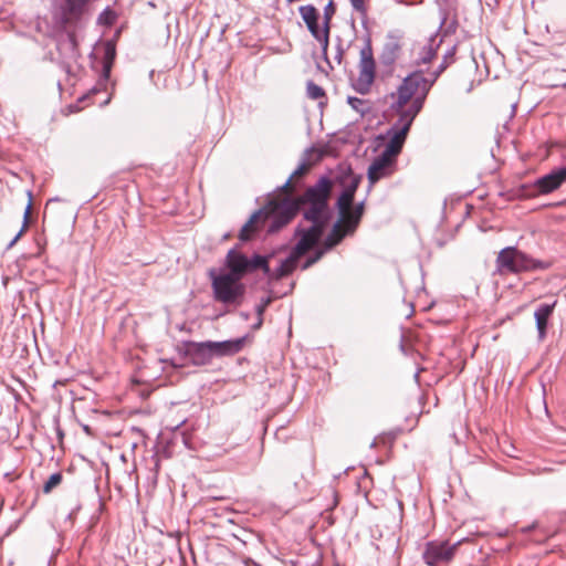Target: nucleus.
Instances as JSON below:
<instances>
[{
    "label": "nucleus",
    "mask_w": 566,
    "mask_h": 566,
    "mask_svg": "<svg viewBox=\"0 0 566 566\" xmlns=\"http://www.w3.org/2000/svg\"><path fill=\"white\" fill-rule=\"evenodd\" d=\"M333 182L328 177H321L310 186L302 196H277L268 205L252 213L242 227L239 238L248 241L261 226L269 221V232H276L286 226L300 211L305 220L325 227L329 218L328 200Z\"/></svg>",
    "instance_id": "f257e3e1"
},
{
    "label": "nucleus",
    "mask_w": 566,
    "mask_h": 566,
    "mask_svg": "<svg viewBox=\"0 0 566 566\" xmlns=\"http://www.w3.org/2000/svg\"><path fill=\"white\" fill-rule=\"evenodd\" d=\"M391 98L394 99L391 109L398 116V118L391 127L390 132L392 135L382 153L396 159V157L401 151L412 122L421 111L422 105L420 101L413 99L402 103L400 101V92L398 90L396 93L391 94Z\"/></svg>",
    "instance_id": "f03ea898"
},
{
    "label": "nucleus",
    "mask_w": 566,
    "mask_h": 566,
    "mask_svg": "<svg viewBox=\"0 0 566 566\" xmlns=\"http://www.w3.org/2000/svg\"><path fill=\"white\" fill-rule=\"evenodd\" d=\"M551 262L533 259L515 247L502 249L496 256V268L501 274L547 270Z\"/></svg>",
    "instance_id": "7ed1b4c3"
},
{
    "label": "nucleus",
    "mask_w": 566,
    "mask_h": 566,
    "mask_svg": "<svg viewBox=\"0 0 566 566\" xmlns=\"http://www.w3.org/2000/svg\"><path fill=\"white\" fill-rule=\"evenodd\" d=\"M448 62L443 61L437 71L429 76H424L422 72H415L407 76L398 87L400 92V101L409 102L410 99L420 101L423 106L424 99L440 74L447 69Z\"/></svg>",
    "instance_id": "20e7f679"
},
{
    "label": "nucleus",
    "mask_w": 566,
    "mask_h": 566,
    "mask_svg": "<svg viewBox=\"0 0 566 566\" xmlns=\"http://www.w3.org/2000/svg\"><path fill=\"white\" fill-rule=\"evenodd\" d=\"M323 226L313 224L305 229L298 230L300 239L290 255L283 260L280 266L276 269L275 277L281 279L290 273L296 268L298 259L304 255L307 251H310L321 239L323 231Z\"/></svg>",
    "instance_id": "39448f33"
},
{
    "label": "nucleus",
    "mask_w": 566,
    "mask_h": 566,
    "mask_svg": "<svg viewBox=\"0 0 566 566\" xmlns=\"http://www.w3.org/2000/svg\"><path fill=\"white\" fill-rule=\"evenodd\" d=\"M364 213V202L352 207L340 216L339 220L333 226L332 231L324 241L325 250L337 245L346 235L355 232Z\"/></svg>",
    "instance_id": "423d86ee"
},
{
    "label": "nucleus",
    "mask_w": 566,
    "mask_h": 566,
    "mask_svg": "<svg viewBox=\"0 0 566 566\" xmlns=\"http://www.w3.org/2000/svg\"><path fill=\"white\" fill-rule=\"evenodd\" d=\"M228 274H233L242 279L244 274L253 272L258 269L263 270L265 274L270 273L268 258L254 254L251 259L240 253L235 249H231L227 254Z\"/></svg>",
    "instance_id": "0eeeda50"
},
{
    "label": "nucleus",
    "mask_w": 566,
    "mask_h": 566,
    "mask_svg": "<svg viewBox=\"0 0 566 566\" xmlns=\"http://www.w3.org/2000/svg\"><path fill=\"white\" fill-rule=\"evenodd\" d=\"M241 279L233 274H220L212 276V289L214 298L224 304H239L244 294V285Z\"/></svg>",
    "instance_id": "6e6552de"
},
{
    "label": "nucleus",
    "mask_w": 566,
    "mask_h": 566,
    "mask_svg": "<svg viewBox=\"0 0 566 566\" xmlns=\"http://www.w3.org/2000/svg\"><path fill=\"white\" fill-rule=\"evenodd\" d=\"M359 74L354 87L357 92L366 94L375 81L376 64L370 41L367 40L359 52Z\"/></svg>",
    "instance_id": "1a4fd4ad"
},
{
    "label": "nucleus",
    "mask_w": 566,
    "mask_h": 566,
    "mask_svg": "<svg viewBox=\"0 0 566 566\" xmlns=\"http://www.w3.org/2000/svg\"><path fill=\"white\" fill-rule=\"evenodd\" d=\"M458 543L450 545L448 542H429L426 544L422 558L428 566L448 564L454 556Z\"/></svg>",
    "instance_id": "9d476101"
},
{
    "label": "nucleus",
    "mask_w": 566,
    "mask_h": 566,
    "mask_svg": "<svg viewBox=\"0 0 566 566\" xmlns=\"http://www.w3.org/2000/svg\"><path fill=\"white\" fill-rule=\"evenodd\" d=\"M396 159L381 153L368 168V180L373 186L381 178L388 177L395 169Z\"/></svg>",
    "instance_id": "9b49d317"
},
{
    "label": "nucleus",
    "mask_w": 566,
    "mask_h": 566,
    "mask_svg": "<svg viewBox=\"0 0 566 566\" xmlns=\"http://www.w3.org/2000/svg\"><path fill=\"white\" fill-rule=\"evenodd\" d=\"M564 182H566V167H560L538 178L535 187L539 193H549L559 188Z\"/></svg>",
    "instance_id": "f8f14e48"
},
{
    "label": "nucleus",
    "mask_w": 566,
    "mask_h": 566,
    "mask_svg": "<svg viewBox=\"0 0 566 566\" xmlns=\"http://www.w3.org/2000/svg\"><path fill=\"white\" fill-rule=\"evenodd\" d=\"M244 344V338H235L223 342H205L203 349L210 350L214 356H228L239 353Z\"/></svg>",
    "instance_id": "ddd939ff"
},
{
    "label": "nucleus",
    "mask_w": 566,
    "mask_h": 566,
    "mask_svg": "<svg viewBox=\"0 0 566 566\" xmlns=\"http://www.w3.org/2000/svg\"><path fill=\"white\" fill-rule=\"evenodd\" d=\"M556 301L551 304L543 303L537 306L534 313L538 338L543 340L546 336L548 319L552 316Z\"/></svg>",
    "instance_id": "4468645a"
},
{
    "label": "nucleus",
    "mask_w": 566,
    "mask_h": 566,
    "mask_svg": "<svg viewBox=\"0 0 566 566\" xmlns=\"http://www.w3.org/2000/svg\"><path fill=\"white\" fill-rule=\"evenodd\" d=\"M400 50L401 45L399 40L395 36H388L379 57L380 62L386 66L392 65L398 59Z\"/></svg>",
    "instance_id": "2eb2a0df"
},
{
    "label": "nucleus",
    "mask_w": 566,
    "mask_h": 566,
    "mask_svg": "<svg viewBox=\"0 0 566 566\" xmlns=\"http://www.w3.org/2000/svg\"><path fill=\"white\" fill-rule=\"evenodd\" d=\"M306 27H307L308 31L311 32V34L321 43L324 57H325L327 64L329 65V67L333 70L334 65L327 57V49H328V43H329V28H326L324 25L323 30L321 31L319 27H318V21L315 23H312V24H307Z\"/></svg>",
    "instance_id": "dca6fc26"
},
{
    "label": "nucleus",
    "mask_w": 566,
    "mask_h": 566,
    "mask_svg": "<svg viewBox=\"0 0 566 566\" xmlns=\"http://www.w3.org/2000/svg\"><path fill=\"white\" fill-rule=\"evenodd\" d=\"M357 187L358 180L354 179L338 197L337 208L340 216H345V212L352 207Z\"/></svg>",
    "instance_id": "f3484780"
},
{
    "label": "nucleus",
    "mask_w": 566,
    "mask_h": 566,
    "mask_svg": "<svg viewBox=\"0 0 566 566\" xmlns=\"http://www.w3.org/2000/svg\"><path fill=\"white\" fill-rule=\"evenodd\" d=\"M203 345H205V342H202V343L191 342L187 346V352L191 356L195 364L205 363L213 357V354L210 353V350L208 352L202 348Z\"/></svg>",
    "instance_id": "a211bd4d"
},
{
    "label": "nucleus",
    "mask_w": 566,
    "mask_h": 566,
    "mask_svg": "<svg viewBox=\"0 0 566 566\" xmlns=\"http://www.w3.org/2000/svg\"><path fill=\"white\" fill-rule=\"evenodd\" d=\"M308 168H310V166L307 164L303 163L294 170V172L290 176V178L280 188L283 192L282 196H290L293 192V190H294V186L292 184L293 179L305 175L307 172Z\"/></svg>",
    "instance_id": "6ab92c4d"
},
{
    "label": "nucleus",
    "mask_w": 566,
    "mask_h": 566,
    "mask_svg": "<svg viewBox=\"0 0 566 566\" xmlns=\"http://www.w3.org/2000/svg\"><path fill=\"white\" fill-rule=\"evenodd\" d=\"M300 14L305 22V24H312L318 21V11L312 4L300 7Z\"/></svg>",
    "instance_id": "aec40b11"
},
{
    "label": "nucleus",
    "mask_w": 566,
    "mask_h": 566,
    "mask_svg": "<svg viewBox=\"0 0 566 566\" xmlns=\"http://www.w3.org/2000/svg\"><path fill=\"white\" fill-rule=\"evenodd\" d=\"M28 196H29V202H28L25 211H24L22 228L18 232V234L11 240V242L9 243V248L13 247L18 242V240L21 238V235L23 234V232L28 228L29 218H30L31 208H32V193H31V191H28Z\"/></svg>",
    "instance_id": "412c9836"
},
{
    "label": "nucleus",
    "mask_w": 566,
    "mask_h": 566,
    "mask_svg": "<svg viewBox=\"0 0 566 566\" xmlns=\"http://www.w3.org/2000/svg\"><path fill=\"white\" fill-rule=\"evenodd\" d=\"M272 302V297L271 296H268V297H263L260 303L255 306V312H256V315H258V322L253 325V328L254 329H258L262 326L263 324V314L265 312V310L268 308V306L271 304Z\"/></svg>",
    "instance_id": "4be33fe9"
},
{
    "label": "nucleus",
    "mask_w": 566,
    "mask_h": 566,
    "mask_svg": "<svg viewBox=\"0 0 566 566\" xmlns=\"http://www.w3.org/2000/svg\"><path fill=\"white\" fill-rule=\"evenodd\" d=\"M438 45L434 46V39H430L429 43L423 46L422 53L419 57L420 62L423 64L429 63L437 53Z\"/></svg>",
    "instance_id": "5701e85b"
},
{
    "label": "nucleus",
    "mask_w": 566,
    "mask_h": 566,
    "mask_svg": "<svg viewBox=\"0 0 566 566\" xmlns=\"http://www.w3.org/2000/svg\"><path fill=\"white\" fill-rule=\"evenodd\" d=\"M347 103L360 115H365L369 111L367 102L361 98L349 96L347 98Z\"/></svg>",
    "instance_id": "b1692460"
},
{
    "label": "nucleus",
    "mask_w": 566,
    "mask_h": 566,
    "mask_svg": "<svg viewBox=\"0 0 566 566\" xmlns=\"http://www.w3.org/2000/svg\"><path fill=\"white\" fill-rule=\"evenodd\" d=\"M306 92L307 96L312 99H319L325 96L324 90L312 81L307 83Z\"/></svg>",
    "instance_id": "393cba45"
},
{
    "label": "nucleus",
    "mask_w": 566,
    "mask_h": 566,
    "mask_svg": "<svg viewBox=\"0 0 566 566\" xmlns=\"http://www.w3.org/2000/svg\"><path fill=\"white\" fill-rule=\"evenodd\" d=\"M62 482V474L60 472L53 473L43 485V492L50 493L55 486Z\"/></svg>",
    "instance_id": "a878e982"
},
{
    "label": "nucleus",
    "mask_w": 566,
    "mask_h": 566,
    "mask_svg": "<svg viewBox=\"0 0 566 566\" xmlns=\"http://www.w3.org/2000/svg\"><path fill=\"white\" fill-rule=\"evenodd\" d=\"M115 13L111 9H105L98 17V22L111 25L115 21Z\"/></svg>",
    "instance_id": "bb28decb"
},
{
    "label": "nucleus",
    "mask_w": 566,
    "mask_h": 566,
    "mask_svg": "<svg viewBox=\"0 0 566 566\" xmlns=\"http://www.w3.org/2000/svg\"><path fill=\"white\" fill-rule=\"evenodd\" d=\"M335 13V8L333 2H328V4L324 9V25L326 28H329V23L332 20L333 14Z\"/></svg>",
    "instance_id": "cd10ccee"
},
{
    "label": "nucleus",
    "mask_w": 566,
    "mask_h": 566,
    "mask_svg": "<svg viewBox=\"0 0 566 566\" xmlns=\"http://www.w3.org/2000/svg\"><path fill=\"white\" fill-rule=\"evenodd\" d=\"M344 53H345V48L343 46L342 40L338 39L337 44H336V52L334 55V61L336 62V64L339 65L342 63Z\"/></svg>",
    "instance_id": "c85d7f7f"
},
{
    "label": "nucleus",
    "mask_w": 566,
    "mask_h": 566,
    "mask_svg": "<svg viewBox=\"0 0 566 566\" xmlns=\"http://www.w3.org/2000/svg\"><path fill=\"white\" fill-rule=\"evenodd\" d=\"M323 253H324V251H322V250H321V251H317V252L314 254V256H312V258H310V259H307V260L305 261V263L303 264L302 269H303V270H306V269H308L311 265H313L314 263H316V262L322 258Z\"/></svg>",
    "instance_id": "c756f323"
},
{
    "label": "nucleus",
    "mask_w": 566,
    "mask_h": 566,
    "mask_svg": "<svg viewBox=\"0 0 566 566\" xmlns=\"http://www.w3.org/2000/svg\"><path fill=\"white\" fill-rule=\"evenodd\" d=\"M353 9L357 12L365 11V0H349Z\"/></svg>",
    "instance_id": "7c9ffc66"
},
{
    "label": "nucleus",
    "mask_w": 566,
    "mask_h": 566,
    "mask_svg": "<svg viewBox=\"0 0 566 566\" xmlns=\"http://www.w3.org/2000/svg\"><path fill=\"white\" fill-rule=\"evenodd\" d=\"M453 55H454V48H452L451 50H449L446 54H444V60L446 62H448V59H453Z\"/></svg>",
    "instance_id": "2f4dec72"
},
{
    "label": "nucleus",
    "mask_w": 566,
    "mask_h": 566,
    "mask_svg": "<svg viewBox=\"0 0 566 566\" xmlns=\"http://www.w3.org/2000/svg\"><path fill=\"white\" fill-rule=\"evenodd\" d=\"M104 70H105V73H106V74H108V73H109V65H107V64H106V65L104 66Z\"/></svg>",
    "instance_id": "473e14b6"
}]
</instances>
